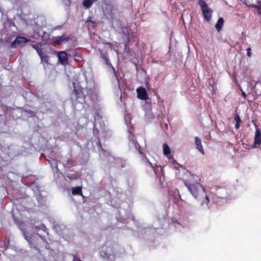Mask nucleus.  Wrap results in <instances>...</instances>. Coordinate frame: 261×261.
<instances>
[{"label": "nucleus", "instance_id": "nucleus-22", "mask_svg": "<svg viewBox=\"0 0 261 261\" xmlns=\"http://www.w3.org/2000/svg\"><path fill=\"white\" fill-rule=\"evenodd\" d=\"M39 56L41 59L42 62L45 63H47L48 62V57L46 54L42 51L41 53H39Z\"/></svg>", "mask_w": 261, "mask_h": 261}, {"label": "nucleus", "instance_id": "nucleus-7", "mask_svg": "<svg viewBox=\"0 0 261 261\" xmlns=\"http://www.w3.org/2000/svg\"><path fill=\"white\" fill-rule=\"evenodd\" d=\"M23 223H20L19 224V229L22 231L25 239L27 241L31 248H34L36 250H38L37 245L32 242V238L34 237L31 232L28 231V228L25 227Z\"/></svg>", "mask_w": 261, "mask_h": 261}, {"label": "nucleus", "instance_id": "nucleus-37", "mask_svg": "<svg viewBox=\"0 0 261 261\" xmlns=\"http://www.w3.org/2000/svg\"><path fill=\"white\" fill-rule=\"evenodd\" d=\"M242 95L244 96V97L245 98L246 97V94L245 92L244 91H242Z\"/></svg>", "mask_w": 261, "mask_h": 261}, {"label": "nucleus", "instance_id": "nucleus-33", "mask_svg": "<svg viewBox=\"0 0 261 261\" xmlns=\"http://www.w3.org/2000/svg\"><path fill=\"white\" fill-rule=\"evenodd\" d=\"M253 7L259 10V14L261 15V8L257 5H254Z\"/></svg>", "mask_w": 261, "mask_h": 261}, {"label": "nucleus", "instance_id": "nucleus-38", "mask_svg": "<svg viewBox=\"0 0 261 261\" xmlns=\"http://www.w3.org/2000/svg\"><path fill=\"white\" fill-rule=\"evenodd\" d=\"M257 3L258 4V5L259 7L261 6V1H258Z\"/></svg>", "mask_w": 261, "mask_h": 261}, {"label": "nucleus", "instance_id": "nucleus-14", "mask_svg": "<svg viewBox=\"0 0 261 261\" xmlns=\"http://www.w3.org/2000/svg\"><path fill=\"white\" fill-rule=\"evenodd\" d=\"M108 161L111 164H112L114 161H115L116 164L115 166L117 168H122L124 166V165H123V164H121V165L118 164L119 163L121 162V160L120 159H115L113 156H111L110 155H109L108 158Z\"/></svg>", "mask_w": 261, "mask_h": 261}, {"label": "nucleus", "instance_id": "nucleus-9", "mask_svg": "<svg viewBox=\"0 0 261 261\" xmlns=\"http://www.w3.org/2000/svg\"><path fill=\"white\" fill-rule=\"evenodd\" d=\"M128 146L132 150L138 151L140 153H141L140 151V147L138 142L136 140L135 136L130 134L128 137Z\"/></svg>", "mask_w": 261, "mask_h": 261}, {"label": "nucleus", "instance_id": "nucleus-35", "mask_svg": "<svg viewBox=\"0 0 261 261\" xmlns=\"http://www.w3.org/2000/svg\"><path fill=\"white\" fill-rule=\"evenodd\" d=\"M33 115H34V112L30 111V112H29V114H28V116L31 117L32 116H33Z\"/></svg>", "mask_w": 261, "mask_h": 261}, {"label": "nucleus", "instance_id": "nucleus-28", "mask_svg": "<svg viewBox=\"0 0 261 261\" xmlns=\"http://www.w3.org/2000/svg\"><path fill=\"white\" fill-rule=\"evenodd\" d=\"M148 163L150 164V166L153 168L154 172L157 175V171H158V167H155L148 160L146 159Z\"/></svg>", "mask_w": 261, "mask_h": 261}, {"label": "nucleus", "instance_id": "nucleus-26", "mask_svg": "<svg viewBox=\"0 0 261 261\" xmlns=\"http://www.w3.org/2000/svg\"><path fill=\"white\" fill-rule=\"evenodd\" d=\"M71 256L72 258V261H82L79 256V254L77 253H73L71 254Z\"/></svg>", "mask_w": 261, "mask_h": 261}, {"label": "nucleus", "instance_id": "nucleus-30", "mask_svg": "<svg viewBox=\"0 0 261 261\" xmlns=\"http://www.w3.org/2000/svg\"><path fill=\"white\" fill-rule=\"evenodd\" d=\"M234 119L235 121H236V123H240L241 122V118H240V116H239V115H238V114H236L234 115Z\"/></svg>", "mask_w": 261, "mask_h": 261}, {"label": "nucleus", "instance_id": "nucleus-21", "mask_svg": "<svg viewBox=\"0 0 261 261\" xmlns=\"http://www.w3.org/2000/svg\"><path fill=\"white\" fill-rule=\"evenodd\" d=\"M163 153L165 155L168 156L169 155L171 152V150L169 146L166 143H164L163 145Z\"/></svg>", "mask_w": 261, "mask_h": 261}, {"label": "nucleus", "instance_id": "nucleus-42", "mask_svg": "<svg viewBox=\"0 0 261 261\" xmlns=\"http://www.w3.org/2000/svg\"><path fill=\"white\" fill-rule=\"evenodd\" d=\"M125 203H122V205H125Z\"/></svg>", "mask_w": 261, "mask_h": 261}, {"label": "nucleus", "instance_id": "nucleus-17", "mask_svg": "<svg viewBox=\"0 0 261 261\" xmlns=\"http://www.w3.org/2000/svg\"><path fill=\"white\" fill-rule=\"evenodd\" d=\"M223 24H224L223 18L222 17L219 18L217 22L216 23V24L215 25V28L218 32H219L221 30V29L223 25Z\"/></svg>", "mask_w": 261, "mask_h": 261}, {"label": "nucleus", "instance_id": "nucleus-31", "mask_svg": "<svg viewBox=\"0 0 261 261\" xmlns=\"http://www.w3.org/2000/svg\"><path fill=\"white\" fill-rule=\"evenodd\" d=\"M50 164L51 166H53V167L55 166L58 169L57 164V162L55 161L52 160L51 162H50Z\"/></svg>", "mask_w": 261, "mask_h": 261}, {"label": "nucleus", "instance_id": "nucleus-43", "mask_svg": "<svg viewBox=\"0 0 261 261\" xmlns=\"http://www.w3.org/2000/svg\"><path fill=\"white\" fill-rule=\"evenodd\" d=\"M259 148H260V149L261 150V144H260V147Z\"/></svg>", "mask_w": 261, "mask_h": 261}, {"label": "nucleus", "instance_id": "nucleus-25", "mask_svg": "<svg viewBox=\"0 0 261 261\" xmlns=\"http://www.w3.org/2000/svg\"><path fill=\"white\" fill-rule=\"evenodd\" d=\"M105 63L106 65H107L108 66L110 67L112 69L113 73L115 74V76H116L115 70L114 67L111 64V63L109 60V59L108 58L107 60H105Z\"/></svg>", "mask_w": 261, "mask_h": 261}, {"label": "nucleus", "instance_id": "nucleus-10", "mask_svg": "<svg viewBox=\"0 0 261 261\" xmlns=\"http://www.w3.org/2000/svg\"><path fill=\"white\" fill-rule=\"evenodd\" d=\"M137 97L141 100H146L148 99V95L147 94L146 89L142 86L138 88L136 90Z\"/></svg>", "mask_w": 261, "mask_h": 261}, {"label": "nucleus", "instance_id": "nucleus-24", "mask_svg": "<svg viewBox=\"0 0 261 261\" xmlns=\"http://www.w3.org/2000/svg\"><path fill=\"white\" fill-rule=\"evenodd\" d=\"M32 46L33 48H34L37 51L38 55H39V53H41V52H42V49L41 47V45L40 44H32Z\"/></svg>", "mask_w": 261, "mask_h": 261}, {"label": "nucleus", "instance_id": "nucleus-6", "mask_svg": "<svg viewBox=\"0 0 261 261\" xmlns=\"http://www.w3.org/2000/svg\"><path fill=\"white\" fill-rule=\"evenodd\" d=\"M100 255L103 259L109 261H114L117 256L114 245L110 242H106L101 247Z\"/></svg>", "mask_w": 261, "mask_h": 261}, {"label": "nucleus", "instance_id": "nucleus-3", "mask_svg": "<svg viewBox=\"0 0 261 261\" xmlns=\"http://www.w3.org/2000/svg\"><path fill=\"white\" fill-rule=\"evenodd\" d=\"M184 184L195 199L200 201L202 204L208 203L209 199L205 190L200 183L197 181L192 182L189 180H186L184 181Z\"/></svg>", "mask_w": 261, "mask_h": 261}, {"label": "nucleus", "instance_id": "nucleus-32", "mask_svg": "<svg viewBox=\"0 0 261 261\" xmlns=\"http://www.w3.org/2000/svg\"><path fill=\"white\" fill-rule=\"evenodd\" d=\"M251 48L250 47H248L247 49V56L248 57H250L251 56Z\"/></svg>", "mask_w": 261, "mask_h": 261}, {"label": "nucleus", "instance_id": "nucleus-39", "mask_svg": "<svg viewBox=\"0 0 261 261\" xmlns=\"http://www.w3.org/2000/svg\"><path fill=\"white\" fill-rule=\"evenodd\" d=\"M67 177H69L70 179H71V178L73 179L75 178V176L72 175V177H69L68 176H67Z\"/></svg>", "mask_w": 261, "mask_h": 261}, {"label": "nucleus", "instance_id": "nucleus-44", "mask_svg": "<svg viewBox=\"0 0 261 261\" xmlns=\"http://www.w3.org/2000/svg\"><path fill=\"white\" fill-rule=\"evenodd\" d=\"M159 168H160L161 170H162V168L161 166Z\"/></svg>", "mask_w": 261, "mask_h": 261}, {"label": "nucleus", "instance_id": "nucleus-8", "mask_svg": "<svg viewBox=\"0 0 261 261\" xmlns=\"http://www.w3.org/2000/svg\"><path fill=\"white\" fill-rule=\"evenodd\" d=\"M199 5L201 7L204 18L207 21L210 20L212 17V11L208 7L206 2L203 0H199Z\"/></svg>", "mask_w": 261, "mask_h": 261}, {"label": "nucleus", "instance_id": "nucleus-16", "mask_svg": "<svg viewBox=\"0 0 261 261\" xmlns=\"http://www.w3.org/2000/svg\"><path fill=\"white\" fill-rule=\"evenodd\" d=\"M67 40V38L65 36H62L57 37L54 40V43L56 44H61L65 42Z\"/></svg>", "mask_w": 261, "mask_h": 261}, {"label": "nucleus", "instance_id": "nucleus-18", "mask_svg": "<svg viewBox=\"0 0 261 261\" xmlns=\"http://www.w3.org/2000/svg\"><path fill=\"white\" fill-rule=\"evenodd\" d=\"M95 1L96 0H84L82 3L83 6L85 9L89 8Z\"/></svg>", "mask_w": 261, "mask_h": 261}, {"label": "nucleus", "instance_id": "nucleus-36", "mask_svg": "<svg viewBox=\"0 0 261 261\" xmlns=\"http://www.w3.org/2000/svg\"><path fill=\"white\" fill-rule=\"evenodd\" d=\"M28 112L26 110L24 111L23 112H22V114L23 115H28Z\"/></svg>", "mask_w": 261, "mask_h": 261}, {"label": "nucleus", "instance_id": "nucleus-19", "mask_svg": "<svg viewBox=\"0 0 261 261\" xmlns=\"http://www.w3.org/2000/svg\"><path fill=\"white\" fill-rule=\"evenodd\" d=\"M254 90L258 95H261V82H257L255 84Z\"/></svg>", "mask_w": 261, "mask_h": 261}, {"label": "nucleus", "instance_id": "nucleus-11", "mask_svg": "<svg viewBox=\"0 0 261 261\" xmlns=\"http://www.w3.org/2000/svg\"><path fill=\"white\" fill-rule=\"evenodd\" d=\"M261 144V133L259 129H256L255 133L254 144L252 148H257L260 147Z\"/></svg>", "mask_w": 261, "mask_h": 261}, {"label": "nucleus", "instance_id": "nucleus-34", "mask_svg": "<svg viewBox=\"0 0 261 261\" xmlns=\"http://www.w3.org/2000/svg\"><path fill=\"white\" fill-rule=\"evenodd\" d=\"M240 126V123H236V125H235V128L236 129H238L239 128Z\"/></svg>", "mask_w": 261, "mask_h": 261}, {"label": "nucleus", "instance_id": "nucleus-29", "mask_svg": "<svg viewBox=\"0 0 261 261\" xmlns=\"http://www.w3.org/2000/svg\"><path fill=\"white\" fill-rule=\"evenodd\" d=\"M100 57L101 58H102L103 61H105L109 58V57L108 56V54L106 53H103V52H100Z\"/></svg>", "mask_w": 261, "mask_h": 261}, {"label": "nucleus", "instance_id": "nucleus-1", "mask_svg": "<svg viewBox=\"0 0 261 261\" xmlns=\"http://www.w3.org/2000/svg\"><path fill=\"white\" fill-rule=\"evenodd\" d=\"M82 76L86 83V93L85 91H82L77 86H75V83H72L74 91L70 95V98L73 106H76L77 104L83 105V102L88 99H90L94 102L98 101V95L95 91L93 89L94 83L92 80V74L90 72L85 70L82 71Z\"/></svg>", "mask_w": 261, "mask_h": 261}, {"label": "nucleus", "instance_id": "nucleus-15", "mask_svg": "<svg viewBox=\"0 0 261 261\" xmlns=\"http://www.w3.org/2000/svg\"><path fill=\"white\" fill-rule=\"evenodd\" d=\"M195 145L196 146V148L202 154H204V151L203 148L202 144H201V141L200 139L198 137H195Z\"/></svg>", "mask_w": 261, "mask_h": 261}, {"label": "nucleus", "instance_id": "nucleus-23", "mask_svg": "<svg viewBox=\"0 0 261 261\" xmlns=\"http://www.w3.org/2000/svg\"><path fill=\"white\" fill-rule=\"evenodd\" d=\"M35 228L36 230H42L44 232H46V233L48 234V233L46 232L47 228L43 224L41 223L39 225H35Z\"/></svg>", "mask_w": 261, "mask_h": 261}, {"label": "nucleus", "instance_id": "nucleus-5", "mask_svg": "<svg viewBox=\"0 0 261 261\" xmlns=\"http://www.w3.org/2000/svg\"><path fill=\"white\" fill-rule=\"evenodd\" d=\"M119 213L120 216L122 218L123 220H125V219H129V220H131L133 222V223L136 226L137 228L138 229V231L141 233L142 235L146 233H150L154 232V229H152L150 227H143L142 225H140L139 222L135 219L134 216L132 215V214L130 213L129 211H126L125 210L120 208V210H119Z\"/></svg>", "mask_w": 261, "mask_h": 261}, {"label": "nucleus", "instance_id": "nucleus-20", "mask_svg": "<svg viewBox=\"0 0 261 261\" xmlns=\"http://www.w3.org/2000/svg\"><path fill=\"white\" fill-rule=\"evenodd\" d=\"M72 194L73 195H82V188L81 187H76L73 188L71 191Z\"/></svg>", "mask_w": 261, "mask_h": 261}, {"label": "nucleus", "instance_id": "nucleus-27", "mask_svg": "<svg viewBox=\"0 0 261 261\" xmlns=\"http://www.w3.org/2000/svg\"><path fill=\"white\" fill-rule=\"evenodd\" d=\"M73 56L76 58L75 60L77 61H79L82 58L81 54L76 52L75 51H73Z\"/></svg>", "mask_w": 261, "mask_h": 261}, {"label": "nucleus", "instance_id": "nucleus-12", "mask_svg": "<svg viewBox=\"0 0 261 261\" xmlns=\"http://www.w3.org/2000/svg\"><path fill=\"white\" fill-rule=\"evenodd\" d=\"M58 58L60 63L63 65L68 63V55L65 51H61L58 54Z\"/></svg>", "mask_w": 261, "mask_h": 261}, {"label": "nucleus", "instance_id": "nucleus-4", "mask_svg": "<svg viewBox=\"0 0 261 261\" xmlns=\"http://www.w3.org/2000/svg\"><path fill=\"white\" fill-rule=\"evenodd\" d=\"M36 258L38 261H62L63 256L62 252L53 250L46 245L39 249Z\"/></svg>", "mask_w": 261, "mask_h": 261}, {"label": "nucleus", "instance_id": "nucleus-2", "mask_svg": "<svg viewBox=\"0 0 261 261\" xmlns=\"http://www.w3.org/2000/svg\"><path fill=\"white\" fill-rule=\"evenodd\" d=\"M94 117L93 134L97 137L96 145L98 147H100L99 137L106 139L110 137V135L108 134L107 128L103 122L101 120V114L99 106L96 110H94Z\"/></svg>", "mask_w": 261, "mask_h": 261}, {"label": "nucleus", "instance_id": "nucleus-40", "mask_svg": "<svg viewBox=\"0 0 261 261\" xmlns=\"http://www.w3.org/2000/svg\"><path fill=\"white\" fill-rule=\"evenodd\" d=\"M40 239H41V240L43 241V238H42V237L41 236H40Z\"/></svg>", "mask_w": 261, "mask_h": 261}, {"label": "nucleus", "instance_id": "nucleus-41", "mask_svg": "<svg viewBox=\"0 0 261 261\" xmlns=\"http://www.w3.org/2000/svg\"><path fill=\"white\" fill-rule=\"evenodd\" d=\"M124 30H125V32H127V29L126 28H124Z\"/></svg>", "mask_w": 261, "mask_h": 261}, {"label": "nucleus", "instance_id": "nucleus-13", "mask_svg": "<svg viewBox=\"0 0 261 261\" xmlns=\"http://www.w3.org/2000/svg\"><path fill=\"white\" fill-rule=\"evenodd\" d=\"M29 39H27L26 38L23 37H17L12 43V45L14 46H16L18 45H20L22 43H24L29 41Z\"/></svg>", "mask_w": 261, "mask_h": 261}]
</instances>
